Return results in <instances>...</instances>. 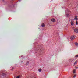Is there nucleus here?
Wrapping results in <instances>:
<instances>
[{
	"instance_id": "nucleus-16",
	"label": "nucleus",
	"mask_w": 78,
	"mask_h": 78,
	"mask_svg": "<svg viewBox=\"0 0 78 78\" xmlns=\"http://www.w3.org/2000/svg\"><path fill=\"white\" fill-rule=\"evenodd\" d=\"M75 77H76V75H75L73 76V78H75Z\"/></svg>"
},
{
	"instance_id": "nucleus-4",
	"label": "nucleus",
	"mask_w": 78,
	"mask_h": 78,
	"mask_svg": "<svg viewBox=\"0 0 78 78\" xmlns=\"http://www.w3.org/2000/svg\"><path fill=\"white\" fill-rule=\"evenodd\" d=\"M74 32L76 33H78V29H75L74 30Z\"/></svg>"
},
{
	"instance_id": "nucleus-11",
	"label": "nucleus",
	"mask_w": 78,
	"mask_h": 78,
	"mask_svg": "<svg viewBox=\"0 0 78 78\" xmlns=\"http://www.w3.org/2000/svg\"><path fill=\"white\" fill-rule=\"evenodd\" d=\"M77 62H78V61H77L75 62L74 64V65L76 64H77Z\"/></svg>"
},
{
	"instance_id": "nucleus-7",
	"label": "nucleus",
	"mask_w": 78,
	"mask_h": 78,
	"mask_svg": "<svg viewBox=\"0 0 78 78\" xmlns=\"http://www.w3.org/2000/svg\"><path fill=\"white\" fill-rule=\"evenodd\" d=\"M41 26L42 27H45V24L44 23H42L41 25Z\"/></svg>"
},
{
	"instance_id": "nucleus-3",
	"label": "nucleus",
	"mask_w": 78,
	"mask_h": 78,
	"mask_svg": "<svg viewBox=\"0 0 78 78\" xmlns=\"http://www.w3.org/2000/svg\"><path fill=\"white\" fill-rule=\"evenodd\" d=\"M70 23H71V25H72V26H73V25H75V23H74V22L72 21H71Z\"/></svg>"
},
{
	"instance_id": "nucleus-12",
	"label": "nucleus",
	"mask_w": 78,
	"mask_h": 78,
	"mask_svg": "<svg viewBox=\"0 0 78 78\" xmlns=\"http://www.w3.org/2000/svg\"><path fill=\"white\" fill-rule=\"evenodd\" d=\"M76 25H78V21H77V20L76 21Z\"/></svg>"
},
{
	"instance_id": "nucleus-15",
	"label": "nucleus",
	"mask_w": 78,
	"mask_h": 78,
	"mask_svg": "<svg viewBox=\"0 0 78 78\" xmlns=\"http://www.w3.org/2000/svg\"><path fill=\"white\" fill-rule=\"evenodd\" d=\"M78 67H77V66H76L75 67V69H78Z\"/></svg>"
},
{
	"instance_id": "nucleus-17",
	"label": "nucleus",
	"mask_w": 78,
	"mask_h": 78,
	"mask_svg": "<svg viewBox=\"0 0 78 78\" xmlns=\"http://www.w3.org/2000/svg\"><path fill=\"white\" fill-rule=\"evenodd\" d=\"M75 57V58H77V57H78V55H76Z\"/></svg>"
},
{
	"instance_id": "nucleus-14",
	"label": "nucleus",
	"mask_w": 78,
	"mask_h": 78,
	"mask_svg": "<svg viewBox=\"0 0 78 78\" xmlns=\"http://www.w3.org/2000/svg\"><path fill=\"white\" fill-rule=\"evenodd\" d=\"M20 78V76H18L16 77V78Z\"/></svg>"
},
{
	"instance_id": "nucleus-8",
	"label": "nucleus",
	"mask_w": 78,
	"mask_h": 78,
	"mask_svg": "<svg viewBox=\"0 0 78 78\" xmlns=\"http://www.w3.org/2000/svg\"><path fill=\"white\" fill-rule=\"evenodd\" d=\"M75 45H76V46H78V43H75Z\"/></svg>"
},
{
	"instance_id": "nucleus-6",
	"label": "nucleus",
	"mask_w": 78,
	"mask_h": 78,
	"mask_svg": "<svg viewBox=\"0 0 78 78\" xmlns=\"http://www.w3.org/2000/svg\"><path fill=\"white\" fill-rule=\"evenodd\" d=\"M74 20H78V18H77V16H76L75 17V18H74Z\"/></svg>"
},
{
	"instance_id": "nucleus-5",
	"label": "nucleus",
	"mask_w": 78,
	"mask_h": 78,
	"mask_svg": "<svg viewBox=\"0 0 78 78\" xmlns=\"http://www.w3.org/2000/svg\"><path fill=\"white\" fill-rule=\"evenodd\" d=\"M51 21H52V22H56V20H55L54 18H52Z\"/></svg>"
},
{
	"instance_id": "nucleus-1",
	"label": "nucleus",
	"mask_w": 78,
	"mask_h": 78,
	"mask_svg": "<svg viewBox=\"0 0 78 78\" xmlns=\"http://www.w3.org/2000/svg\"><path fill=\"white\" fill-rule=\"evenodd\" d=\"M65 16L66 17H70V14L65 13Z\"/></svg>"
},
{
	"instance_id": "nucleus-9",
	"label": "nucleus",
	"mask_w": 78,
	"mask_h": 78,
	"mask_svg": "<svg viewBox=\"0 0 78 78\" xmlns=\"http://www.w3.org/2000/svg\"><path fill=\"white\" fill-rule=\"evenodd\" d=\"M3 77H4V76H3V74H2V75L1 76L0 78H3Z\"/></svg>"
},
{
	"instance_id": "nucleus-13",
	"label": "nucleus",
	"mask_w": 78,
	"mask_h": 78,
	"mask_svg": "<svg viewBox=\"0 0 78 78\" xmlns=\"http://www.w3.org/2000/svg\"><path fill=\"white\" fill-rule=\"evenodd\" d=\"M39 72H41L42 71V69H38Z\"/></svg>"
},
{
	"instance_id": "nucleus-10",
	"label": "nucleus",
	"mask_w": 78,
	"mask_h": 78,
	"mask_svg": "<svg viewBox=\"0 0 78 78\" xmlns=\"http://www.w3.org/2000/svg\"><path fill=\"white\" fill-rule=\"evenodd\" d=\"M73 73H75L76 72V69H74L73 70Z\"/></svg>"
},
{
	"instance_id": "nucleus-2",
	"label": "nucleus",
	"mask_w": 78,
	"mask_h": 78,
	"mask_svg": "<svg viewBox=\"0 0 78 78\" xmlns=\"http://www.w3.org/2000/svg\"><path fill=\"white\" fill-rule=\"evenodd\" d=\"M75 38V35H72L70 37V39L72 41Z\"/></svg>"
}]
</instances>
